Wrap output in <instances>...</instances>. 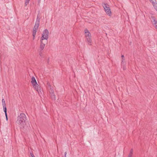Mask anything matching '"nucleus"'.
<instances>
[{"label": "nucleus", "instance_id": "1", "mask_svg": "<svg viewBox=\"0 0 157 157\" xmlns=\"http://www.w3.org/2000/svg\"><path fill=\"white\" fill-rule=\"evenodd\" d=\"M16 123L20 126V128L25 131L29 129L30 128V124L27 119L24 113H21L17 117Z\"/></svg>", "mask_w": 157, "mask_h": 157}, {"label": "nucleus", "instance_id": "2", "mask_svg": "<svg viewBox=\"0 0 157 157\" xmlns=\"http://www.w3.org/2000/svg\"><path fill=\"white\" fill-rule=\"evenodd\" d=\"M31 83L35 89L38 92H41L40 86L37 84L35 77H32L31 78Z\"/></svg>", "mask_w": 157, "mask_h": 157}, {"label": "nucleus", "instance_id": "3", "mask_svg": "<svg viewBox=\"0 0 157 157\" xmlns=\"http://www.w3.org/2000/svg\"><path fill=\"white\" fill-rule=\"evenodd\" d=\"M102 5L107 14L109 16H111V12L109 4L107 3H103Z\"/></svg>", "mask_w": 157, "mask_h": 157}, {"label": "nucleus", "instance_id": "4", "mask_svg": "<svg viewBox=\"0 0 157 157\" xmlns=\"http://www.w3.org/2000/svg\"><path fill=\"white\" fill-rule=\"evenodd\" d=\"M49 33L47 29H45L42 34V36L41 38V40H47L46 42H47V40L48 38Z\"/></svg>", "mask_w": 157, "mask_h": 157}, {"label": "nucleus", "instance_id": "5", "mask_svg": "<svg viewBox=\"0 0 157 157\" xmlns=\"http://www.w3.org/2000/svg\"><path fill=\"white\" fill-rule=\"evenodd\" d=\"M85 36L86 38L88 44L90 45H91L92 40L91 39V35L90 33V32H88L87 33H86Z\"/></svg>", "mask_w": 157, "mask_h": 157}, {"label": "nucleus", "instance_id": "6", "mask_svg": "<svg viewBox=\"0 0 157 157\" xmlns=\"http://www.w3.org/2000/svg\"><path fill=\"white\" fill-rule=\"evenodd\" d=\"M151 18L153 21H152V24L155 25V28L157 29V21L155 19V17L153 16H151Z\"/></svg>", "mask_w": 157, "mask_h": 157}, {"label": "nucleus", "instance_id": "7", "mask_svg": "<svg viewBox=\"0 0 157 157\" xmlns=\"http://www.w3.org/2000/svg\"><path fill=\"white\" fill-rule=\"evenodd\" d=\"M51 95L50 96L52 100H56V98L55 95L54 94V90H51L50 92Z\"/></svg>", "mask_w": 157, "mask_h": 157}, {"label": "nucleus", "instance_id": "8", "mask_svg": "<svg viewBox=\"0 0 157 157\" xmlns=\"http://www.w3.org/2000/svg\"><path fill=\"white\" fill-rule=\"evenodd\" d=\"M45 46V43L43 42V40H40V48L41 50H42Z\"/></svg>", "mask_w": 157, "mask_h": 157}, {"label": "nucleus", "instance_id": "9", "mask_svg": "<svg viewBox=\"0 0 157 157\" xmlns=\"http://www.w3.org/2000/svg\"><path fill=\"white\" fill-rule=\"evenodd\" d=\"M37 28H35L34 27L33 29V39H34L35 35L36 34V33L37 30Z\"/></svg>", "mask_w": 157, "mask_h": 157}, {"label": "nucleus", "instance_id": "10", "mask_svg": "<svg viewBox=\"0 0 157 157\" xmlns=\"http://www.w3.org/2000/svg\"><path fill=\"white\" fill-rule=\"evenodd\" d=\"M155 1H156L155 0L154 1H152L151 2L152 3L155 9L157 10V3L155 2Z\"/></svg>", "mask_w": 157, "mask_h": 157}, {"label": "nucleus", "instance_id": "11", "mask_svg": "<svg viewBox=\"0 0 157 157\" xmlns=\"http://www.w3.org/2000/svg\"><path fill=\"white\" fill-rule=\"evenodd\" d=\"M121 57L122 58V60L121 62V65H123V64H124L125 63L124 62V56L123 55H122L121 56Z\"/></svg>", "mask_w": 157, "mask_h": 157}, {"label": "nucleus", "instance_id": "12", "mask_svg": "<svg viewBox=\"0 0 157 157\" xmlns=\"http://www.w3.org/2000/svg\"><path fill=\"white\" fill-rule=\"evenodd\" d=\"M40 19L39 18L38 15L37 16V18L36 19V21L35 22V23L39 25L40 22Z\"/></svg>", "mask_w": 157, "mask_h": 157}, {"label": "nucleus", "instance_id": "13", "mask_svg": "<svg viewBox=\"0 0 157 157\" xmlns=\"http://www.w3.org/2000/svg\"><path fill=\"white\" fill-rule=\"evenodd\" d=\"M3 111L4 112H5V113H7V108L6 107V105H3Z\"/></svg>", "mask_w": 157, "mask_h": 157}, {"label": "nucleus", "instance_id": "14", "mask_svg": "<svg viewBox=\"0 0 157 157\" xmlns=\"http://www.w3.org/2000/svg\"><path fill=\"white\" fill-rule=\"evenodd\" d=\"M133 151V149H131L130 151V153L128 155H129V156H132Z\"/></svg>", "mask_w": 157, "mask_h": 157}, {"label": "nucleus", "instance_id": "15", "mask_svg": "<svg viewBox=\"0 0 157 157\" xmlns=\"http://www.w3.org/2000/svg\"><path fill=\"white\" fill-rule=\"evenodd\" d=\"M2 105H6L5 101L4 99H2Z\"/></svg>", "mask_w": 157, "mask_h": 157}, {"label": "nucleus", "instance_id": "16", "mask_svg": "<svg viewBox=\"0 0 157 157\" xmlns=\"http://www.w3.org/2000/svg\"><path fill=\"white\" fill-rule=\"evenodd\" d=\"M29 1L30 0H25V6H26L28 4Z\"/></svg>", "mask_w": 157, "mask_h": 157}, {"label": "nucleus", "instance_id": "17", "mask_svg": "<svg viewBox=\"0 0 157 157\" xmlns=\"http://www.w3.org/2000/svg\"><path fill=\"white\" fill-rule=\"evenodd\" d=\"M39 25L35 23L34 27L38 29L39 26Z\"/></svg>", "mask_w": 157, "mask_h": 157}, {"label": "nucleus", "instance_id": "18", "mask_svg": "<svg viewBox=\"0 0 157 157\" xmlns=\"http://www.w3.org/2000/svg\"><path fill=\"white\" fill-rule=\"evenodd\" d=\"M42 50H40V52H39V55H40V56L41 57H42V52L41 51Z\"/></svg>", "mask_w": 157, "mask_h": 157}, {"label": "nucleus", "instance_id": "19", "mask_svg": "<svg viewBox=\"0 0 157 157\" xmlns=\"http://www.w3.org/2000/svg\"><path fill=\"white\" fill-rule=\"evenodd\" d=\"M85 34L86 33H87L88 32H89V31L87 29H85Z\"/></svg>", "mask_w": 157, "mask_h": 157}, {"label": "nucleus", "instance_id": "20", "mask_svg": "<svg viewBox=\"0 0 157 157\" xmlns=\"http://www.w3.org/2000/svg\"><path fill=\"white\" fill-rule=\"evenodd\" d=\"M122 65L123 66V70H126V67H125V65L124 63V64H123V65Z\"/></svg>", "mask_w": 157, "mask_h": 157}, {"label": "nucleus", "instance_id": "21", "mask_svg": "<svg viewBox=\"0 0 157 157\" xmlns=\"http://www.w3.org/2000/svg\"><path fill=\"white\" fill-rule=\"evenodd\" d=\"M5 116H6V119L7 121L8 120V117H7V113H5Z\"/></svg>", "mask_w": 157, "mask_h": 157}, {"label": "nucleus", "instance_id": "22", "mask_svg": "<svg viewBox=\"0 0 157 157\" xmlns=\"http://www.w3.org/2000/svg\"><path fill=\"white\" fill-rule=\"evenodd\" d=\"M30 154L32 157H35L33 153H30Z\"/></svg>", "mask_w": 157, "mask_h": 157}, {"label": "nucleus", "instance_id": "23", "mask_svg": "<svg viewBox=\"0 0 157 157\" xmlns=\"http://www.w3.org/2000/svg\"><path fill=\"white\" fill-rule=\"evenodd\" d=\"M67 154V152H65L64 153V157H66V155Z\"/></svg>", "mask_w": 157, "mask_h": 157}, {"label": "nucleus", "instance_id": "24", "mask_svg": "<svg viewBox=\"0 0 157 157\" xmlns=\"http://www.w3.org/2000/svg\"><path fill=\"white\" fill-rule=\"evenodd\" d=\"M67 154V152H65L64 153V157H66V155Z\"/></svg>", "mask_w": 157, "mask_h": 157}, {"label": "nucleus", "instance_id": "25", "mask_svg": "<svg viewBox=\"0 0 157 157\" xmlns=\"http://www.w3.org/2000/svg\"><path fill=\"white\" fill-rule=\"evenodd\" d=\"M49 58H48V63H49Z\"/></svg>", "mask_w": 157, "mask_h": 157}, {"label": "nucleus", "instance_id": "26", "mask_svg": "<svg viewBox=\"0 0 157 157\" xmlns=\"http://www.w3.org/2000/svg\"><path fill=\"white\" fill-rule=\"evenodd\" d=\"M41 0H38V4H39L40 2V1Z\"/></svg>", "mask_w": 157, "mask_h": 157}, {"label": "nucleus", "instance_id": "27", "mask_svg": "<svg viewBox=\"0 0 157 157\" xmlns=\"http://www.w3.org/2000/svg\"><path fill=\"white\" fill-rule=\"evenodd\" d=\"M151 2L152 1H154V0H149Z\"/></svg>", "mask_w": 157, "mask_h": 157}, {"label": "nucleus", "instance_id": "28", "mask_svg": "<svg viewBox=\"0 0 157 157\" xmlns=\"http://www.w3.org/2000/svg\"><path fill=\"white\" fill-rule=\"evenodd\" d=\"M132 156H129V155H128V157H132Z\"/></svg>", "mask_w": 157, "mask_h": 157}]
</instances>
